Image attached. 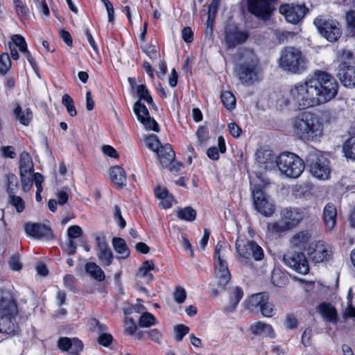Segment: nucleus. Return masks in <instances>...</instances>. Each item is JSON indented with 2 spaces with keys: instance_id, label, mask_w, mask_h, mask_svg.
Segmentation results:
<instances>
[{
  "instance_id": "f257e3e1",
  "label": "nucleus",
  "mask_w": 355,
  "mask_h": 355,
  "mask_svg": "<svg viewBox=\"0 0 355 355\" xmlns=\"http://www.w3.org/2000/svg\"><path fill=\"white\" fill-rule=\"evenodd\" d=\"M293 135L304 142L315 141L323 135L324 125L320 117L311 112H303L291 119Z\"/></svg>"
},
{
  "instance_id": "f03ea898",
  "label": "nucleus",
  "mask_w": 355,
  "mask_h": 355,
  "mask_svg": "<svg viewBox=\"0 0 355 355\" xmlns=\"http://www.w3.org/2000/svg\"><path fill=\"white\" fill-rule=\"evenodd\" d=\"M313 78L295 84L289 90L288 101L299 110L321 105Z\"/></svg>"
},
{
  "instance_id": "7ed1b4c3",
  "label": "nucleus",
  "mask_w": 355,
  "mask_h": 355,
  "mask_svg": "<svg viewBox=\"0 0 355 355\" xmlns=\"http://www.w3.org/2000/svg\"><path fill=\"white\" fill-rule=\"evenodd\" d=\"M239 82L244 85H252L261 78L259 60L255 53L250 49H244L235 69Z\"/></svg>"
},
{
  "instance_id": "20e7f679",
  "label": "nucleus",
  "mask_w": 355,
  "mask_h": 355,
  "mask_svg": "<svg viewBox=\"0 0 355 355\" xmlns=\"http://www.w3.org/2000/svg\"><path fill=\"white\" fill-rule=\"evenodd\" d=\"M17 305L11 293L0 290V333L10 335L17 332Z\"/></svg>"
},
{
  "instance_id": "39448f33",
  "label": "nucleus",
  "mask_w": 355,
  "mask_h": 355,
  "mask_svg": "<svg viewBox=\"0 0 355 355\" xmlns=\"http://www.w3.org/2000/svg\"><path fill=\"white\" fill-rule=\"evenodd\" d=\"M307 59L302 52L295 47H286L281 53L279 67L286 72L300 74L307 68Z\"/></svg>"
},
{
  "instance_id": "423d86ee",
  "label": "nucleus",
  "mask_w": 355,
  "mask_h": 355,
  "mask_svg": "<svg viewBox=\"0 0 355 355\" xmlns=\"http://www.w3.org/2000/svg\"><path fill=\"white\" fill-rule=\"evenodd\" d=\"M136 92L137 95L139 96V99L135 103L133 110L137 117V119L142 123L146 130L159 132V125L153 118L150 116L146 107L141 103V99L146 101L148 103H153V98L147 88L144 85H140L137 87Z\"/></svg>"
},
{
  "instance_id": "0eeeda50",
  "label": "nucleus",
  "mask_w": 355,
  "mask_h": 355,
  "mask_svg": "<svg viewBox=\"0 0 355 355\" xmlns=\"http://www.w3.org/2000/svg\"><path fill=\"white\" fill-rule=\"evenodd\" d=\"M313 80L318 87L321 104H324L336 97L338 94V84L331 74L317 71L315 72Z\"/></svg>"
},
{
  "instance_id": "6e6552de",
  "label": "nucleus",
  "mask_w": 355,
  "mask_h": 355,
  "mask_svg": "<svg viewBox=\"0 0 355 355\" xmlns=\"http://www.w3.org/2000/svg\"><path fill=\"white\" fill-rule=\"evenodd\" d=\"M275 162L282 174L288 178H298L304 169L303 160L292 153L285 152L280 154Z\"/></svg>"
},
{
  "instance_id": "1a4fd4ad",
  "label": "nucleus",
  "mask_w": 355,
  "mask_h": 355,
  "mask_svg": "<svg viewBox=\"0 0 355 355\" xmlns=\"http://www.w3.org/2000/svg\"><path fill=\"white\" fill-rule=\"evenodd\" d=\"M235 248L240 261L245 266H252L251 258L255 261H260L263 257L262 248L252 241L238 239L236 241Z\"/></svg>"
},
{
  "instance_id": "9d476101",
  "label": "nucleus",
  "mask_w": 355,
  "mask_h": 355,
  "mask_svg": "<svg viewBox=\"0 0 355 355\" xmlns=\"http://www.w3.org/2000/svg\"><path fill=\"white\" fill-rule=\"evenodd\" d=\"M318 32L331 42L337 41L342 35L340 24L330 17L319 16L313 21Z\"/></svg>"
},
{
  "instance_id": "9b49d317",
  "label": "nucleus",
  "mask_w": 355,
  "mask_h": 355,
  "mask_svg": "<svg viewBox=\"0 0 355 355\" xmlns=\"http://www.w3.org/2000/svg\"><path fill=\"white\" fill-rule=\"evenodd\" d=\"M311 174L319 180H327L331 168L329 160L318 151H312L308 155Z\"/></svg>"
},
{
  "instance_id": "f8f14e48",
  "label": "nucleus",
  "mask_w": 355,
  "mask_h": 355,
  "mask_svg": "<svg viewBox=\"0 0 355 355\" xmlns=\"http://www.w3.org/2000/svg\"><path fill=\"white\" fill-rule=\"evenodd\" d=\"M283 261L288 267L300 274L306 275L309 270L308 261L302 252L290 250L284 255Z\"/></svg>"
},
{
  "instance_id": "ddd939ff",
  "label": "nucleus",
  "mask_w": 355,
  "mask_h": 355,
  "mask_svg": "<svg viewBox=\"0 0 355 355\" xmlns=\"http://www.w3.org/2000/svg\"><path fill=\"white\" fill-rule=\"evenodd\" d=\"M247 31L241 29L234 24H228L224 30V41L228 49H234L243 44L248 37Z\"/></svg>"
},
{
  "instance_id": "4468645a",
  "label": "nucleus",
  "mask_w": 355,
  "mask_h": 355,
  "mask_svg": "<svg viewBox=\"0 0 355 355\" xmlns=\"http://www.w3.org/2000/svg\"><path fill=\"white\" fill-rule=\"evenodd\" d=\"M279 11L288 22L296 24L304 17L308 8L304 4L285 3L280 6Z\"/></svg>"
},
{
  "instance_id": "2eb2a0df",
  "label": "nucleus",
  "mask_w": 355,
  "mask_h": 355,
  "mask_svg": "<svg viewBox=\"0 0 355 355\" xmlns=\"http://www.w3.org/2000/svg\"><path fill=\"white\" fill-rule=\"evenodd\" d=\"M252 193L255 209L266 217L272 216L275 211V206L269 201L264 192L261 189L254 187Z\"/></svg>"
},
{
  "instance_id": "dca6fc26",
  "label": "nucleus",
  "mask_w": 355,
  "mask_h": 355,
  "mask_svg": "<svg viewBox=\"0 0 355 355\" xmlns=\"http://www.w3.org/2000/svg\"><path fill=\"white\" fill-rule=\"evenodd\" d=\"M276 0H248V10L261 19L266 20L270 16Z\"/></svg>"
},
{
  "instance_id": "f3484780",
  "label": "nucleus",
  "mask_w": 355,
  "mask_h": 355,
  "mask_svg": "<svg viewBox=\"0 0 355 355\" xmlns=\"http://www.w3.org/2000/svg\"><path fill=\"white\" fill-rule=\"evenodd\" d=\"M96 242L97 246L96 254L100 263L103 266H110L112 263L114 256L105 236H97L96 237Z\"/></svg>"
},
{
  "instance_id": "a211bd4d",
  "label": "nucleus",
  "mask_w": 355,
  "mask_h": 355,
  "mask_svg": "<svg viewBox=\"0 0 355 355\" xmlns=\"http://www.w3.org/2000/svg\"><path fill=\"white\" fill-rule=\"evenodd\" d=\"M337 76L345 87H355V66L349 64L348 62L340 64Z\"/></svg>"
},
{
  "instance_id": "6ab92c4d",
  "label": "nucleus",
  "mask_w": 355,
  "mask_h": 355,
  "mask_svg": "<svg viewBox=\"0 0 355 355\" xmlns=\"http://www.w3.org/2000/svg\"><path fill=\"white\" fill-rule=\"evenodd\" d=\"M26 234L37 239H52L53 235L50 227L41 223H27L25 225Z\"/></svg>"
},
{
  "instance_id": "aec40b11",
  "label": "nucleus",
  "mask_w": 355,
  "mask_h": 355,
  "mask_svg": "<svg viewBox=\"0 0 355 355\" xmlns=\"http://www.w3.org/2000/svg\"><path fill=\"white\" fill-rule=\"evenodd\" d=\"M309 254L311 259L315 263H320L328 259L331 251L327 245L322 241H318L309 248Z\"/></svg>"
},
{
  "instance_id": "412c9836",
  "label": "nucleus",
  "mask_w": 355,
  "mask_h": 355,
  "mask_svg": "<svg viewBox=\"0 0 355 355\" xmlns=\"http://www.w3.org/2000/svg\"><path fill=\"white\" fill-rule=\"evenodd\" d=\"M268 295L266 293H259L252 295L244 302L245 309L254 313H258L261 310L263 304L268 300Z\"/></svg>"
},
{
  "instance_id": "4be33fe9",
  "label": "nucleus",
  "mask_w": 355,
  "mask_h": 355,
  "mask_svg": "<svg viewBox=\"0 0 355 355\" xmlns=\"http://www.w3.org/2000/svg\"><path fill=\"white\" fill-rule=\"evenodd\" d=\"M282 218L288 227H294L303 218L304 214L297 208H286L281 212Z\"/></svg>"
},
{
  "instance_id": "5701e85b",
  "label": "nucleus",
  "mask_w": 355,
  "mask_h": 355,
  "mask_svg": "<svg viewBox=\"0 0 355 355\" xmlns=\"http://www.w3.org/2000/svg\"><path fill=\"white\" fill-rule=\"evenodd\" d=\"M322 219L327 231L334 230L337 221V209L333 203H328L323 209Z\"/></svg>"
},
{
  "instance_id": "b1692460",
  "label": "nucleus",
  "mask_w": 355,
  "mask_h": 355,
  "mask_svg": "<svg viewBox=\"0 0 355 355\" xmlns=\"http://www.w3.org/2000/svg\"><path fill=\"white\" fill-rule=\"evenodd\" d=\"M311 239V233L307 231H301L295 234L291 239L290 243L293 248L304 250Z\"/></svg>"
},
{
  "instance_id": "393cba45",
  "label": "nucleus",
  "mask_w": 355,
  "mask_h": 355,
  "mask_svg": "<svg viewBox=\"0 0 355 355\" xmlns=\"http://www.w3.org/2000/svg\"><path fill=\"white\" fill-rule=\"evenodd\" d=\"M157 155L163 167L169 166L175 157V152L169 144L161 146L160 150L157 152Z\"/></svg>"
},
{
  "instance_id": "a878e982",
  "label": "nucleus",
  "mask_w": 355,
  "mask_h": 355,
  "mask_svg": "<svg viewBox=\"0 0 355 355\" xmlns=\"http://www.w3.org/2000/svg\"><path fill=\"white\" fill-rule=\"evenodd\" d=\"M155 264L152 260L144 261L139 268L136 277L140 279H146L148 283L152 282L154 279L153 275L150 271L155 269Z\"/></svg>"
},
{
  "instance_id": "bb28decb",
  "label": "nucleus",
  "mask_w": 355,
  "mask_h": 355,
  "mask_svg": "<svg viewBox=\"0 0 355 355\" xmlns=\"http://www.w3.org/2000/svg\"><path fill=\"white\" fill-rule=\"evenodd\" d=\"M13 114L24 125H28L33 118L32 111L29 108L22 109L19 104H16Z\"/></svg>"
},
{
  "instance_id": "cd10ccee",
  "label": "nucleus",
  "mask_w": 355,
  "mask_h": 355,
  "mask_svg": "<svg viewBox=\"0 0 355 355\" xmlns=\"http://www.w3.org/2000/svg\"><path fill=\"white\" fill-rule=\"evenodd\" d=\"M110 178L116 184L123 187L126 184V175L124 169L119 166H114L110 171Z\"/></svg>"
},
{
  "instance_id": "c85d7f7f",
  "label": "nucleus",
  "mask_w": 355,
  "mask_h": 355,
  "mask_svg": "<svg viewBox=\"0 0 355 355\" xmlns=\"http://www.w3.org/2000/svg\"><path fill=\"white\" fill-rule=\"evenodd\" d=\"M256 160L260 168L268 169L274 161V156L268 150H260L256 153Z\"/></svg>"
},
{
  "instance_id": "c756f323",
  "label": "nucleus",
  "mask_w": 355,
  "mask_h": 355,
  "mask_svg": "<svg viewBox=\"0 0 355 355\" xmlns=\"http://www.w3.org/2000/svg\"><path fill=\"white\" fill-rule=\"evenodd\" d=\"M225 243L218 242L215 248V271L216 270H229L226 261L223 259L224 254L222 253V250L224 248Z\"/></svg>"
},
{
  "instance_id": "7c9ffc66",
  "label": "nucleus",
  "mask_w": 355,
  "mask_h": 355,
  "mask_svg": "<svg viewBox=\"0 0 355 355\" xmlns=\"http://www.w3.org/2000/svg\"><path fill=\"white\" fill-rule=\"evenodd\" d=\"M19 170L20 173H28L31 175L33 173V164L31 157L26 152H23L19 157Z\"/></svg>"
},
{
  "instance_id": "2f4dec72",
  "label": "nucleus",
  "mask_w": 355,
  "mask_h": 355,
  "mask_svg": "<svg viewBox=\"0 0 355 355\" xmlns=\"http://www.w3.org/2000/svg\"><path fill=\"white\" fill-rule=\"evenodd\" d=\"M243 296V292L240 287L233 288L230 292V304L225 308L226 311L230 312L234 310Z\"/></svg>"
},
{
  "instance_id": "473e14b6",
  "label": "nucleus",
  "mask_w": 355,
  "mask_h": 355,
  "mask_svg": "<svg viewBox=\"0 0 355 355\" xmlns=\"http://www.w3.org/2000/svg\"><path fill=\"white\" fill-rule=\"evenodd\" d=\"M251 329L254 334L263 335L273 337L274 331L272 327L268 324L261 322H256L251 326Z\"/></svg>"
},
{
  "instance_id": "72a5a7b5",
  "label": "nucleus",
  "mask_w": 355,
  "mask_h": 355,
  "mask_svg": "<svg viewBox=\"0 0 355 355\" xmlns=\"http://www.w3.org/2000/svg\"><path fill=\"white\" fill-rule=\"evenodd\" d=\"M320 313L328 322H334L336 319V311L335 308L330 304H322L319 306Z\"/></svg>"
},
{
  "instance_id": "f704fd0d",
  "label": "nucleus",
  "mask_w": 355,
  "mask_h": 355,
  "mask_svg": "<svg viewBox=\"0 0 355 355\" xmlns=\"http://www.w3.org/2000/svg\"><path fill=\"white\" fill-rule=\"evenodd\" d=\"M112 245L115 251L121 254V258L125 259L128 257L130 251L124 239L114 237L112 239Z\"/></svg>"
},
{
  "instance_id": "c9c22d12",
  "label": "nucleus",
  "mask_w": 355,
  "mask_h": 355,
  "mask_svg": "<svg viewBox=\"0 0 355 355\" xmlns=\"http://www.w3.org/2000/svg\"><path fill=\"white\" fill-rule=\"evenodd\" d=\"M85 270L93 278L98 281L105 279V274L102 269L95 263L91 262L85 265Z\"/></svg>"
},
{
  "instance_id": "e433bc0d",
  "label": "nucleus",
  "mask_w": 355,
  "mask_h": 355,
  "mask_svg": "<svg viewBox=\"0 0 355 355\" xmlns=\"http://www.w3.org/2000/svg\"><path fill=\"white\" fill-rule=\"evenodd\" d=\"M138 323L140 327L147 328L155 325L157 323V320L153 314L145 311L140 315Z\"/></svg>"
},
{
  "instance_id": "4c0bfd02",
  "label": "nucleus",
  "mask_w": 355,
  "mask_h": 355,
  "mask_svg": "<svg viewBox=\"0 0 355 355\" xmlns=\"http://www.w3.org/2000/svg\"><path fill=\"white\" fill-rule=\"evenodd\" d=\"M343 152L347 158L355 160V136L349 138L345 142Z\"/></svg>"
},
{
  "instance_id": "58836bf2",
  "label": "nucleus",
  "mask_w": 355,
  "mask_h": 355,
  "mask_svg": "<svg viewBox=\"0 0 355 355\" xmlns=\"http://www.w3.org/2000/svg\"><path fill=\"white\" fill-rule=\"evenodd\" d=\"M177 216L182 220L193 221L196 219V211L191 207H187L180 209L177 213Z\"/></svg>"
},
{
  "instance_id": "ea45409f",
  "label": "nucleus",
  "mask_w": 355,
  "mask_h": 355,
  "mask_svg": "<svg viewBox=\"0 0 355 355\" xmlns=\"http://www.w3.org/2000/svg\"><path fill=\"white\" fill-rule=\"evenodd\" d=\"M144 142L148 148L156 153L159 150L161 146H162L157 137L153 134L146 136Z\"/></svg>"
},
{
  "instance_id": "a19ab883",
  "label": "nucleus",
  "mask_w": 355,
  "mask_h": 355,
  "mask_svg": "<svg viewBox=\"0 0 355 355\" xmlns=\"http://www.w3.org/2000/svg\"><path fill=\"white\" fill-rule=\"evenodd\" d=\"M221 100L224 106L227 110L234 108L236 104V98L230 92L226 91L221 94Z\"/></svg>"
},
{
  "instance_id": "79ce46f5",
  "label": "nucleus",
  "mask_w": 355,
  "mask_h": 355,
  "mask_svg": "<svg viewBox=\"0 0 355 355\" xmlns=\"http://www.w3.org/2000/svg\"><path fill=\"white\" fill-rule=\"evenodd\" d=\"M216 278L218 279L219 286H225L231 279V275L229 270H216Z\"/></svg>"
},
{
  "instance_id": "37998d69",
  "label": "nucleus",
  "mask_w": 355,
  "mask_h": 355,
  "mask_svg": "<svg viewBox=\"0 0 355 355\" xmlns=\"http://www.w3.org/2000/svg\"><path fill=\"white\" fill-rule=\"evenodd\" d=\"M62 103L65 106L70 116H74L77 114L74 103L71 97L69 94H64L62 98Z\"/></svg>"
},
{
  "instance_id": "c03bdc74",
  "label": "nucleus",
  "mask_w": 355,
  "mask_h": 355,
  "mask_svg": "<svg viewBox=\"0 0 355 355\" xmlns=\"http://www.w3.org/2000/svg\"><path fill=\"white\" fill-rule=\"evenodd\" d=\"M11 67L9 55L6 53L0 55V73L5 75Z\"/></svg>"
},
{
  "instance_id": "a18cd8bd",
  "label": "nucleus",
  "mask_w": 355,
  "mask_h": 355,
  "mask_svg": "<svg viewBox=\"0 0 355 355\" xmlns=\"http://www.w3.org/2000/svg\"><path fill=\"white\" fill-rule=\"evenodd\" d=\"M16 12L21 18H26L29 15V10L21 0H13Z\"/></svg>"
},
{
  "instance_id": "49530a36",
  "label": "nucleus",
  "mask_w": 355,
  "mask_h": 355,
  "mask_svg": "<svg viewBox=\"0 0 355 355\" xmlns=\"http://www.w3.org/2000/svg\"><path fill=\"white\" fill-rule=\"evenodd\" d=\"M7 181H8V188L7 191L9 196L14 195L15 191L18 187V180L17 178L14 174H8L7 175Z\"/></svg>"
},
{
  "instance_id": "de8ad7c7",
  "label": "nucleus",
  "mask_w": 355,
  "mask_h": 355,
  "mask_svg": "<svg viewBox=\"0 0 355 355\" xmlns=\"http://www.w3.org/2000/svg\"><path fill=\"white\" fill-rule=\"evenodd\" d=\"M89 328L92 331L98 333H102L103 331H107V327L106 325L101 323L97 319L93 318H91L88 323Z\"/></svg>"
},
{
  "instance_id": "09e8293b",
  "label": "nucleus",
  "mask_w": 355,
  "mask_h": 355,
  "mask_svg": "<svg viewBox=\"0 0 355 355\" xmlns=\"http://www.w3.org/2000/svg\"><path fill=\"white\" fill-rule=\"evenodd\" d=\"M9 203L15 207L17 212H21L24 209V202L19 196L15 194L9 196Z\"/></svg>"
},
{
  "instance_id": "8fccbe9b",
  "label": "nucleus",
  "mask_w": 355,
  "mask_h": 355,
  "mask_svg": "<svg viewBox=\"0 0 355 355\" xmlns=\"http://www.w3.org/2000/svg\"><path fill=\"white\" fill-rule=\"evenodd\" d=\"M174 331L175 339L178 342H180L183 337L189 333V328L184 324H178L174 327Z\"/></svg>"
},
{
  "instance_id": "3c124183",
  "label": "nucleus",
  "mask_w": 355,
  "mask_h": 355,
  "mask_svg": "<svg viewBox=\"0 0 355 355\" xmlns=\"http://www.w3.org/2000/svg\"><path fill=\"white\" fill-rule=\"evenodd\" d=\"M11 40L14 44L13 46H17L21 52L24 51L28 48L24 37L21 35H14Z\"/></svg>"
},
{
  "instance_id": "603ef678",
  "label": "nucleus",
  "mask_w": 355,
  "mask_h": 355,
  "mask_svg": "<svg viewBox=\"0 0 355 355\" xmlns=\"http://www.w3.org/2000/svg\"><path fill=\"white\" fill-rule=\"evenodd\" d=\"M21 182L23 189L24 191H28L31 189L33 185V173H20Z\"/></svg>"
},
{
  "instance_id": "864d4df0",
  "label": "nucleus",
  "mask_w": 355,
  "mask_h": 355,
  "mask_svg": "<svg viewBox=\"0 0 355 355\" xmlns=\"http://www.w3.org/2000/svg\"><path fill=\"white\" fill-rule=\"evenodd\" d=\"M264 302L259 312L265 317H272L275 311L274 306L268 300H266Z\"/></svg>"
},
{
  "instance_id": "5fc2aeb1",
  "label": "nucleus",
  "mask_w": 355,
  "mask_h": 355,
  "mask_svg": "<svg viewBox=\"0 0 355 355\" xmlns=\"http://www.w3.org/2000/svg\"><path fill=\"white\" fill-rule=\"evenodd\" d=\"M125 332L129 335H133L137 331V326L132 318H127L124 320Z\"/></svg>"
},
{
  "instance_id": "6e6d98bb",
  "label": "nucleus",
  "mask_w": 355,
  "mask_h": 355,
  "mask_svg": "<svg viewBox=\"0 0 355 355\" xmlns=\"http://www.w3.org/2000/svg\"><path fill=\"white\" fill-rule=\"evenodd\" d=\"M187 297V293L185 290L182 287H178L173 293L174 300L178 303H183Z\"/></svg>"
},
{
  "instance_id": "4d7b16f0",
  "label": "nucleus",
  "mask_w": 355,
  "mask_h": 355,
  "mask_svg": "<svg viewBox=\"0 0 355 355\" xmlns=\"http://www.w3.org/2000/svg\"><path fill=\"white\" fill-rule=\"evenodd\" d=\"M99 336L98 338V342L100 345L104 347H108L112 342L113 338L111 334L105 333H98Z\"/></svg>"
},
{
  "instance_id": "13d9d810",
  "label": "nucleus",
  "mask_w": 355,
  "mask_h": 355,
  "mask_svg": "<svg viewBox=\"0 0 355 355\" xmlns=\"http://www.w3.org/2000/svg\"><path fill=\"white\" fill-rule=\"evenodd\" d=\"M297 320L293 314H287L284 321V326L286 329H293L297 327Z\"/></svg>"
},
{
  "instance_id": "bf43d9fd",
  "label": "nucleus",
  "mask_w": 355,
  "mask_h": 355,
  "mask_svg": "<svg viewBox=\"0 0 355 355\" xmlns=\"http://www.w3.org/2000/svg\"><path fill=\"white\" fill-rule=\"evenodd\" d=\"M340 64H343L345 62H348L349 64H352V62L354 61V55L353 53L347 49H343L340 53Z\"/></svg>"
},
{
  "instance_id": "052dcab7",
  "label": "nucleus",
  "mask_w": 355,
  "mask_h": 355,
  "mask_svg": "<svg viewBox=\"0 0 355 355\" xmlns=\"http://www.w3.org/2000/svg\"><path fill=\"white\" fill-rule=\"evenodd\" d=\"M72 339H69L67 337L60 338L58 341V346L60 349L63 352L68 351L71 349Z\"/></svg>"
},
{
  "instance_id": "680f3d73",
  "label": "nucleus",
  "mask_w": 355,
  "mask_h": 355,
  "mask_svg": "<svg viewBox=\"0 0 355 355\" xmlns=\"http://www.w3.org/2000/svg\"><path fill=\"white\" fill-rule=\"evenodd\" d=\"M68 236L70 239L78 238L82 236V229L78 225H72L68 229Z\"/></svg>"
},
{
  "instance_id": "e2e57ef3",
  "label": "nucleus",
  "mask_w": 355,
  "mask_h": 355,
  "mask_svg": "<svg viewBox=\"0 0 355 355\" xmlns=\"http://www.w3.org/2000/svg\"><path fill=\"white\" fill-rule=\"evenodd\" d=\"M8 264L12 270H20L22 268V263L17 255L12 256L8 261Z\"/></svg>"
},
{
  "instance_id": "0e129e2a",
  "label": "nucleus",
  "mask_w": 355,
  "mask_h": 355,
  "mask_svg": "<svg viewBox=\"0 0 355 355\" xmlns=\"http://www.w3.org/2000/svg\"><path fill=\"white\" fill-rule=\"evenodd\" d=\"M196 136L200 145L203 144L208 139V131L204 128H200L196 132Z\"/></svg>"
},
{
  "instance_id": "69168bd1",
  "label": "nucleus",
  "mask_w": 355,
  "mask_h": 355,
  "mask_svg": "<svg viewBox=\"0 0 355 355\" xmlns=\"http://www.w3.org/2000/svg\"><path fill=\"white\" fill-rule=\"evenodd\" d=\"M102 2L106 8L109 21L112 23L114 19V10L112 3L109 0H102Z\"/></svg>"
},
{
  "instance_id": "338daca9",
  "label": "nucleus",
  "mask_w": 355,
  "mask_h": 355,
  "mask_svg": "<svg viewBox=\"0 0 355 355\" xmlns=\"http://www.w3.org/2000/svg\"><path fill=\"white\" fill-rule=\"evenodd\" d=\"M113 214L115 219L117 220L119 225L121 227V228H124L125 226V221L121 216V210L119 206L115 205L114 207Z\"/></svg>"
},
{
  "instance_id": "774afa93",
  "label": "nucleus",
  "mask_w": 355,
  "mask_h": 355,
  "mask_svg": "<svg viewBox=\"0 0 355 355\" xmlns=\"http://www.w3.org/2000/svg\"><path fill=\"white\" fill-rule=\"evenodd\" d=\"M83 343L77 338H73L71 343V354L78 355V353L83 349Z\"/></svg>"
}]
</instances>
